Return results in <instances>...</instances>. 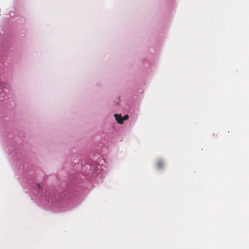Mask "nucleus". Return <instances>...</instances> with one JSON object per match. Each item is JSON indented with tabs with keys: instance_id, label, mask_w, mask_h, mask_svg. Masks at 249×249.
<instances>
[{
	"instance_id": "nucleus-1",
	"label": "nucleus",
	"mask_w": 249,
	"mask_h": 249,
	"mask_svg": "<svg viewBox=\"0 0 249 249\" xmlns=\"http://www.w3.org/2000/svg\"><path fill=\"white\" fill-rule=\"evenodd\" d=\"M114 117L117 122L120 124H122L124 121L126 120L128 118V116L127 115H124L123 118L121 114H115Z\"/></svg>"
},
{
	"instance_id": "nucleus-2",
	"label": "nucleus",
	"mask_w": 249,
	"mask_h": 249,
	"mask_svg": "<svg viewBox=\"0 0 249 249\" xmlns=\"http://www.w3.org/2000/svg\"><path fill=\"white\" fill-rule=\"evenodd\" d=\"M156 166L159 169L162 168L164 166L163 161L162 160H158L156 163Z\"/></svg>"
},
{
	"instance_id": "nucleus-3",
	"label": "nucleus",
	"mask_w": 249,
	"mask_h": 249,
	"mask_svg": "<svg viewBox=\"0 0 249 249\" xmlns=\"http://www.w3.org/2000/svg\"><path fill=\"white\" fill-rule=\"evenodd\" d=\"M37 187L38 188H41V186H40V184L39 183L37 184Z\"/></svg>"
}]
</instances>
